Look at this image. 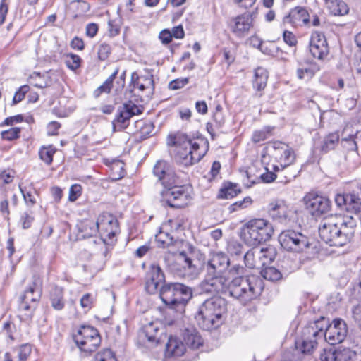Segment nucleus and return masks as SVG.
<instances>
[{
	"mask_svg": "<svg viewBox=\"0 0 361 361\" xmlns=\"http://www.w3.org/2000/svg\"><path fill=\"white\" fill-rule=\"evenodd\" d=\"M63 289L59 286H54L50 292V301L52 307L56 310H61L65 306L63 298Z\"/></svg>",
	"mask_w": 361,
	"mask_h": 361,
	"instance_id": "nucleus-26",
	"label": "nucleus"
},
{
	"mask_svg": "<svg viewBox=\"0 0 361 361\" xmlns=\"http://www.w3.org/2000/svg\"><path fill=\"white\" fill-rule=\"evenodd\" d=\"M259 260L261 262V267L271 263L276 256V250L274 247L269 245L265 247L259 248Z\"/></svg>",
	"mask_w": 361,
	"mask_h": 361,
	"instance_id": "nucleus-30",
	"label": "nucleus"
},
{
	"mask_svg": "<svg viewBox=\"0 0 361 361\" xmlns=\"http://www.w3.org/2000/svg\"><path fill=\"white\" fill-rule=\"evenodd\" d=\"M179 260L184 261V262L185 263V266H187L188 269H191L192 272H198L200 269L197 267L196 264H193L192 260L187 256L185 252H180Z\"/></svg>",
	"mask_w": 361,
	"mask_h": 361,
	"instance_id": "nucleus-53",
	"label": "nucleus"
},
{
	"mask_svg": "<svg viewBox=\"0 0 361 361\" xmlns=\"http://www.w3.org/2000/svg\"><path fill=\"white\" fill-rule=\"evenodd\" d=\"M347 334V324L341 319H335L331 324L323 317L317 319V338H345Z\"/></svg>",
	"mask_w": 361,
	"mask_h": 361,
	"instance_id": "nucleus-7",
	"label": "nucleus"
},
{
	"mask_svg": "<svg viewBox=\"0 0 361 361\" xmlns=\"http://www.w3.org/2000/svg\"><path fill=\"white\" fill-rule=\"evenodd\" d=\"M204 292L211 293H228V295L238 300L243 305H247L260 296L264 290L262 279L256 275L238 276L231 281L221 274L207 273L202 283Z\"/></svg>",
	"mask_w": 361,
	"mask_h": 361,
	"instance_id": "nucleus-1",
	"label": "nucleus"
},
{
	"mask_svg": "<svg viewBox=\"0 0 361 361\" xmlns=\"http://www.w3.org/2000/svg\"><path fill=\"white\" fill-rule=\"evenodd\" d=\"M317 59L321 62L327 63L332 59L329 52V47L326 37L317 32Z\"/></svg>",
	"mask_w": 361,
	"mask_h": 361,
	"instance_id": "nucleus-21",
	"label": "nucleus"
},
{
	"mask_svg": "<svg viewBox=\"0 0 361 361\" xmlns=\"http://www.w3.org/2000/svg\"><path fill=\"white\" fill-rule=\"evenodd\" d=\"M111 53V47L106 44L102 43L99 45L97 54L100 61H105Z\"/></svg>",
	"mask_w": 361,
	"mask_h": 361,
	"instance_id": "nucleus-54",
	"label": "nucleus"
},
{
	"mask_svg": "<svg viewBox=\"0 0 361 361\" xmlns=\"http://www.w3.org/2000/svg\"><path fill=\"white\" fill-rule=\"evenodd\" d=\"M297 74H298V77L300 79L309 80L314 76V73L313 70L310 69V68H305V69L299 68L297 71Z\"/></svg>",
	"mask_w": 361,
	"mask_h": 361,
	"instance_id": "nucleus-63",
	"label": "nucleus"
},
{
	"mask_svg": "<svg viewBox=\"0 0 361 361\" xmlns=\"http://www.w3.org/2000/svg\"><path fill=\"white\" fill-rule=\"evenodd\" d=\"M102 225H99V217L96 222L92 220L83 221L79 226V231L82 233L83 238H90L95 235L100 230Z\"/></svg>",
	"mask_w": 361,
	"mask_h": 361,
	"instance_id": "nucleus-25",
	"label": "nucleus"
},
{
	"mask_svg": "<svg viewBox=\"0 0 361 361\" xmlns=\"http://www.w3.org/2000/svg\"><path fill=\"white\" fill-rule=\"evenodd\" d=\"M161 202L172 208H182L188 204L190 195L185 185H178L163 189L161 192Z\"/></svg>",
	"mask_w": 361,
	"mask_h": 361,
	"instance_id": "nucleus-8",
	"label": "nucleus"
},
{
	"mask_svg": "<svg viewBox=\"0 0 361 361\" xmlns=\"http://www.w3.org/2000/svg\"><path fill=\"white\" fill-rule=\"evenodd\" d=\"M258 255L259 247L249 250L243 257L245 266L250 269L261 268V262Z\"/></svg>",
	"mask_w": 361,
	"mask_h": 361,
	"instance_id": "nucleus-27",
	"label": "nucleus"
},
{
	"mask_svg": "<svg viewBox=\"0 0 361 361\" xmlns=\"http://www.w3.org/2000/svg\"><path fill=\"white\" fill-rule=\"evenodd\" d=\"M32 351L31 345L28 343L21 345L18 349V357L20 361H25Z\"/></svg>",
	"mask_w": 361,
	"mask_h": 361,
	"instance_id": "nucleus-55",
	"label": "nucleus"
},
{
	"mask_svg": "<svg viewBox=\"0 0 361 361\" xmlns=\"http://www.w3.org/2000/svg\"><path fill=\"white\" fill-rule=\"evenodd\" d=\"M339 140V135L336 133L328 135L324 139L322 144L320 147V150L322 153H327L332 150L337 145Z\"/></svg>",
	"mask_w": 361,
	"mask_h": 361,
	"instance_id": "nucleus-35",
	"label": "nucleus"
},
{
	"mask_svg": "<svg viewBox=\"0 0 361 361\" xmlns=\"http://www.w3.org/2000/svg\"><path fill=\"white\" fill-rule=\"evenodd\" d=\"M129 87H133V89L138 88L141 92H143L147 89H150L151 91H153L154 89V80L152 76L149 77L145 75L140 77L137 72H133L131 74V80Z\"/></svg>",
	"mask_w": 361,
	"mask_h": 361,
	"instance_id": "nucleus-20",
	"label": "nucleus"
},
{
	"mask_svg": "<svg viewBox=\"0 0 361 361\" xmlns=\"http://www.w3.org/2000/svg\"><path fill=\"white\" fill-rule=\"evenodd\" d=\"M153 174L163 186V189H167L178 185V178L175 171L163 160L157 161L153 168Z\"/></svg>",
	"mask_w": 361,
	"mask_h": 361,
	"instance_id": "nucleus-11",
	"label": "nucleus"
},
{
	"mask_svg": "<svg viewBox=\"0 0 361 361\" xmlns=\"http://www.w3.org/2000/svg\"><path fill=\"white\" fill-rule=\"evenodd\" d=\"M320 361H336V348L331 346L329 349H324L320 354Z\"/></svg>",
	"mask_w": 361,
	"mask_h": 361,
	"instance_id": "nucleus-50",
	"label": "nucleus"
},
{
	"mask_svg": "<svg viewBox=\"0 0 361 361\" xmlns=\"http://www.w3.org/2000/svg\"><path fill=\"white\" fill-rule=\"evenodd\" d=\"M274 127L265 126L263 128L256 130L253 133L252 140L255 143H258L269 139L272 135Z\"/></svg>",
	"mask_w": 361,
	"mask_h": 361,
	"instance_id": "nucleus-38",
	"label": "nucleus"
},
{
	"mask_svg": "<svg viewBox=\"0 0 361 361\" xmlns=\"http://www.w3.org/2000/svg\"><path fill=\"white\" fill-rule=\"evenodd\" d=\"M269 214L274 219L286 224L288 220V207L281 200L271 202L269 204Z\"/></svg>",
	"mask_w": 361,
	"mask_h": 361,
	"instance_id": "nucleus-17",
	"label": "nucleus"
},
{
	"mask_svg": "<svg viewBox=\"0 0 361 361\" xmlns=\"http://www.w3.org/2000/svg\"><path fill=\"white\" fill-rule=\"evenodd\" d=\"M285 19L294 26H297L307 24L309 22V14L305 8L296 7L290 12L288 16H286Z\"/></svg>",
	"mask_w": 361,
	"mask_h": 361,
	"instance_id": "nucleus-22",
	"label": "nucleus"
},
{
	"mask_svg": "<svg viewBox=\"0 0 361 361\" xmlns=\"http://www.w3.org/2000/svg\"><path fill=\"white\" fill-rule=\"evenodd\" d=\"M227 312V301L221 296H213L205 300L198 307L195 318L200 328L212 331L224 322Z\"/></svg>",
	"mask_w": 361,
	"mask_h": 361,
	"instance_id": "nucleus-3",
	"label": "nucleus"
},
{
	"mask_svg": "<svg viewBox=\"0 0 361 361\" xmlns=\"http://www.w3.org/2000/svg\"><path fill=\"white\" fill-rule=\"evenodd\" d=\"M305 209L312 216L316 213V191L311 190L307 193L302 200Z\"/></svg>",
	"mask_w": 361,
	"mask_h": 361,
	"instance_id": "nucleus-34",
	"label": "nucleus"
},
{
	"mask_svg": "<svg viewBox=\"0 0 361 361\" xmlns=\"http://www.w3.org/2000/svg\"><path fill=\"white\" fill-rule=\"evenodd\" d=\"M102 225L99 231L102 240L105 244L112 242L118 230V221L107 213L99 216V225Z\"/></svg>",
	"mask_w": 361,
	"mask_h": 361,
	"instance_id": "nucleus-15",
	"label": "nucleus"
},
{
	"mask_svg": "<svg viewBox=\"0 0 361 361\" xmlns=\"http://www.w3.org/2000/svg\"><path fill=\"white\" fill-rule=\"evenodd\" d=\"M156 240L162 247H168L173 244V238L171 234L160 231L156 235Z\"/></svg>",
	"mask_w": 361,
	"mask_h": 361,
	"instance_id": "nucleus-44",
	"label": "nucleus"
},
{
	"mask_svg": "<svg viewBox=\"0 0 361 361\" xmlns=\"http://www.w3.org/2000/svg\"><path fill=\"white\" fill-rule=\"evenodd\" d=\"M262 276L270 281H277L282 278V274L274 267H267L261 271Z\"/></svg>",
	"mask_w": 361,
	"mask_h": 361,
	"instance_id": "nucleus-39",
	"label": "nucleus"
},
{
	"mask_svg": "<svg viewBox=\"0 0 361 361\" xmlns=\"http://www.w3.org/2000/svg\"><path fill=\"white\" fill-rule=\"evenodd\" d=\"M165 282V276L161 267L155 264H151L146 273L145 290L149 294L160 293V288Z\"/></svg>",
	"mask_w": 361,
	"mask_h": 361,
	"instance_id": "nucleus-12",
	"label": "nucleus"
},
{
	"mask_svg": "<svg viewBox=\"0 0 361 361\" xmlns=\"http://www.w3.org/2000/svg\"><path fill=\"white\" fill-rule=\"evenodd\" d=\"M81 59L78 55L68 54L65 56V63L72 71L76 70L80 66Z\"/></svg>",
	"mask_w": 361,
	"mask_h": 361,
	"instance_id": "nucleus-43",
	"label": "nucleus"
},
{
	"mask_svg": "<svg viewBox=\"0 0 361 361\" xmlns=\"http://www.w3.org/2000/svg\"><path fill=\"white\" fill-rule=\"evenodd\" d=\"M19 188L26 205L30 207H33L36 203V200L32 191L27 190L26 187H23L21 184L19 185Z\"/></svg>",
	"mask_w": 361,
	"mask_h": 361,
	"instance_id": "nucleus-45",
	"label": "nucleus"
},
{
	"mask_svg": "<svg viewBox=\"0 0 361 361\" xmlns=\"http://www.w3.org/2000/svg\"><path fill=\"white\" fill-rule=\"evenodd\" d=\"M189 82L188 78H177L169 84L170 90H176L185 86Z\"/></svg>",
	"mask_w": 361,
	"mask_h": 361,
	"instance_id": "nucleus-56",
	"label": "nucleus"
},
{
	"mask_svg": "<svg viewBox=\"0 0 361 361\" xmlns=\"http://www.w3.org/2000/svg\"><path fill=\"white\" fill-rule=\"evenodd\" d=\"M253 13L245 12L233 18L230 23L231 32L235 36L243 38L253 27Z\"/></svg>",
	"mask_w": 361,
	"mask_h": 361,
	"instance_id": "nucleus-13",
	"label": "nucleus"
},
{
	"mask_svg": "<svg viewBox=\"0 0 361 361\" xmlns=\"http://www.w3.org/2000/svg\"><path fill=\"white\" fill-rule=\"evenodd\" d=\"M92 361H117L115 353L110 349L98 353Z\"/></svg>",
	"mask_w": 361,
	"mask_h": 361,
	"instance_id": "nucleus-42",
	"label": "nucleus"
},
{
	"mask_svg": "<svg viewBox=\"0 0 361 361\" xmlns=\"http://www.w3.org/2000/svg\"><path fill=\"white\" fill-rule=\"evenodd\" d=\"M230 265L228 256L222 252H214L208 261L202 265V269L211 274H221Z\"/></svg>",
	"mask_w": 361,
	"mask_h": 361,
	"instance_id": "nucleus-14",
	"label": "nucleus"
},
{
	"mask_svg": "<svg viewBox=\"0 0 361 361\" xmlns=\"http://www.w3.org/2000/svg\"><path fill=\"white\" fill-rule=\"evenodd\" d=\"M353 318L361 330V303L352 309Z\"/></svg>",
	"mask_w": 361,
	"mask_h": 361,
	"instance_id": "nucleus-61",
	"label": "nucleus"
},
{
	"mask_svg": "<svg viewBox=\"0 0 361 361\" xmlns=\"http://www.w3.org/2000/svg\"><path fill=\"white\" fill-rule=\"evenodd\" d=\"M160 298L169 307L183 312L192 297L190 287L180 283H166L160 288Z\"/></svg>",
	"mask_w": 361,
	"mask_h": 361,
	"instance_id": "nucleus-5",
	"label": "nucleus"
},
{
	"mask_svg": "<svg viewBox=\"0 0 361 361\" xmlns=\"http://www.w3.org/2000/svg\"><path fill=\"white\" fill-rule=\"evenodd\" d=\"M75 345L86 355L95 351L101 344V340H74Z\"/></svg>",
	"mask_w": 361,
	"mask_h": 361,
	"instance_id": "nucleus-31",
	"label": "nucleus"
},
{
	"mask_svg": "<svg viewBox=\"0 0 361 361\" xmlns=\"http://www.w3.org/2000/svg\"><path fill=\"white\" fill-rule=\"evenodd\" d=\"M119 68H116L114 73L94 92V96L97 98L102 93H109L113 87V82L118 75Z\"/></svg>",
	"mask_w": 361,
	"mask_h": 361,
	"instance_id": "nucleus-32",
	"label": "nucleus"
},
{
	"mask_svg": "<svg viewBox=\"0 0 361 361\" xmlns=\"http://www.w3.org/2000/svg\"><path fill=\"white\" fill-rule=\"evenodd\" d=\"M73 338L82 336L83 338H96L99 337L100 335L96 328L90 325L82 324L76 330H73Z\"/></svg>",
	"mask_w": 361,
	"mask_h": 361,
	"instance_id": "nucleus-29",
	"label": "nucleus"
},
{
	"mask_svg": "<svg viewBox=\"0 0 361 361\" xmlns=\"http://www.w3.org/2000/svg\"><path fill=\"white\" fill-rule=\"evenodd\" d=\"M240 192V190L238 188V185L236 184L228 183L220 189L217 197L219 199H231L237 196Z\"/></svg>",
	"mask_w": 361,
	"mask_h": 361,
	"instance_id": "nucleus-33",
	"label": "nucleus"
},
{
	"mask_svg": "<svg viewBox=\"0 0 361 361\" xmlns=\"http://www.w3.org/2000/svg\"><path fill=\"white\" fill-rule=\"evenodd\" d=\"M82 193V187L79 184H74L70 188L68 199L71 202L75 201Z\"/></svg>",
	"mask_w": 361,
	"mask_h": 361,
	"instance_id": "nucleus-57",
	"label": "nucleus"
},
{
	"mask_svg": "<svg viewBox=\"0 0 361 361\" xmlns=\"http://www.w3.org/2000/svg\"><path fill=\"white\" fill-rule=\"evenodd\" d=\"M252 203V199L250 197H245L243 200L237 201L235 203L232 204L229 207V209L231 212H235L240 209H243L247 207Z\"/></svg>",
	"mask_w": 361,
	"mask_h": 361,
	"instance_id": "nucleus-49",
	"label": "nucleus"
},
{
	"mask_svg": "<svg viewBox=\"0 0 361 361\" xmlns=\"http://www.w3.org/2000/svg\"><path fill=\"white\" fill-rule=\"evenodd\" d=\"M201 340H168L165 357H178L190 350H196L203 345Z\"/></svg>",
	"mask_w": 361,
	"mask_h": 361,
	"instance_id": "nucleus-10",
	"label": "nucleus"
},
{
	"mask_svg": "<svg viewBox=\"0 0 361 361\" xmlns=\"http://www.w3.org/2000/svg\"><path fill=\"white\" fill-rule=\"evenodd\" d=\"M30 90V87L28 85H23L21 86L17 92H16L13 98V104H16L18 102H21L24 97L25 94Z\"/></svg>",
	"mask_w": 361,
	"mask_h": 361,
	"instance_id": "nucleus-52",
	"label": "nucleus"
},
{
	"mask_svg": "<svg viewBox=\"0 0 361 361\" xmlns=\"http://www.w3.org/2000/svg\"><path fill=\"white\" fill-rule=\"evenodd\" d=\"M40 298V292L35 290V284L33 283L21 295L20 307L25 310H29L34 307L35 303Z\"/></svg>",
	"mask_w": 361,
	"mask_h": 361,
	"instance_id": "nucleus-18",
	"label": "nucleus"
},
{
	"mask_svg": "<svg viewBox=\"0 0 361 361\" xmlns=\"http://www.w3.org/2000/svg\"><path fill=\"white\" fill-rule=\"evenodd\" d=\"M56 149L52 147V146L49 147H43L39 149V155L40 159L44 161L47 164L49 165L51 164L53 161V155L55 153Z\"/></svg>",
	"mask_w": 361,
	"mask_h": 361,
	"instance_id": "nucleus-41",
	"label": "nucleus"
},
{
	"mask_svg": "<svg viewBox=\"0 0 361 361\" xmlns=\"http://www.w3.org/2000/svg\"><path fill=\"white\" fill-rule=\"evenodd\" d=\"M318 223L317 231L321 240L331 247H343L350 243L357 226L356 219L348 215L341 222L331 214L325 215Z\"/></svg>",
	"mask_w": 361,
	"mask_h": 361,
	"instance_id": "nucleus-2",
	"label": "nucleus"
},
{
	"mask_svg": "<svg viewBox=\"0 0 361 361\" xmlns=\"http://www.w3.org/2000/svg\"><path fill=\"white\" fill-rule=\"evenodd\" d=\"M21 129L18 127L11 128L1 132V138L5 140L11 141L20 137Z\"/></svg>",
	"mask_w": 361,
	"mask_h": 361,
	"instance_id": "nucleus-46",
	"label": "nucleus"
},
{
	"mask_svg": "<svg viewBox=\"0 0 361 361\" xmlns=\"http://www.w3.org/2000/svg\"><path fill=\"white\" fill-rule=\"evenodd\" d=\"M331 207V202L329 198L317 195V222L326 214Z\"/></svg>",
	"mask_w": 361,
	"mask_h": 361,
	"instance_id": "nucleus-37",
	"label": "nucleus"
},
{
	"mask_svg": "<svg viewBox=\"0 0 361 361\" xmlns=\"http://www.w3.org/2000/svg\"><path fill=\"white\" fill-rule=\"evenodd\" d=\"M283 38L284 42L290 47L295 46L298 42L295 36L290 31H284Z\"/></svg>",
	"mask_w": 361,
	"mask_h": 361,
	"instance_id": "nucleus-62",
	"label": "nucleus"
},
{
	"mask_svg": "<svg viewBox=\"0 0 361 361\" xmlns=\"http://www.w3.org/2000/svg\"><path fill=\"white\" fill-rule=\"evenodd\" d=\"M228 252L232 256H240L243 254V246L237 242H233L228 245Z\"/></svg>",
	"mask_w": 361,
	"mask_h": 361,
	"instance_id": "nucleus-58",
	"label": "nucleus"
},
{
	"mask_svg": "<svg viewBox=\"0 0 361 361\" xmlns=\"http://www.w3.org/2000/svg\"><path fill=\"white\" fill-rule=\"evenodd\" d=\"M293 351H286L283 355V361H302V356L310 354L313 350L312 340H295Z\"/></svg>",
	"mask_w": 361,
	"mask_h": 361,
	"instance_id": "nucleus-16",
	"label": "nucleus"
},
{
	"mask_svg": "<svg viewBox=\"0 0 361 361\" xmlns=\"http://www.w3.org/2000/svg\"><path fill=\"white\" fill-rule=\"evenodd\" d=\"M273 233V226L267 220L254 219L244 225L241 236L247 245L256 247L270 240Z\"/></svg>",
	"mask_w": 361,
	"mask_h": 361,
	"instance_id": "nucleus-6",
	"label": "nucleus"
},
{
	"mask_svg": "<svg viewBox=\"0 0 361 361\" xmlns=\"http://www.w3.org/2000/svg\"><path fill=\"white\" fill-rule=\"evenodd\" d=\"M121 108L123 109L126 113H128L130 118H132L133 116L139 115L142 113V111L140 109V108L132 102L124 103L123 106H121Z\"/></svg>",
	"mask_w": 361,
	"mask_h": 361,
	"instance_id": "nucleus-48",
	"label": "nucleus"
},
{
	"mask_svg": "<svg viewBox=\"0 0 361 361\" xmlns=\"http://www.w3.org/2000/svg\"><path fill=\"white\" fill-rule=\"evenodd\" d=\"M279 241L285 250L295 252H302L312 245L307 236L293 230L281 232Z\"/></svg>",
	"mask_w": 361,
	"mask_h": 361,
	"instance_id": "nucleus-9",
	"label": "nucleus"
},
{
	"mask_svg": "<svg viewBox=\"0 0 361 361\" xmlns=\"http://www.w3.org/2000/svg\"><path fill=\"white\" fill-rule=\"evenodd\" d=\"M34 220L33 216L31 213L24 212L21 215L20 221L22 223V226L24 229H27L31 226V224Z\"/></svg>",
	"mask_w": 361,
	"mask_h": 361,
	"instance_id": "nucleus-60",
	"label": "nucleus"
},
{
	"mask_svg": "<svg viewBox=\"0 0 361 361\" xmlns=\"http://www.w3.org/2000/svg\"><path fill=\"white\" fill-rule=\"evenodd\" d=\"M213 119L215 123L216 127L220 128L225 123V118L222 112V108L218 105L216 108V111L213 115Z\"/></svg>",
	"mask_w": 361,
	"mask_h": 361,
	"instance_id": "nucleus-51",
	"label": "nucleus"
},
{
	"mask_svg": "<svg viewBox=\"0 0 361 361\" xmlns=\"http://www.w3.org/2000/svg\"><path fill=\"white\" fill-rule=\"evenodd\" d=\"M265 169L267 172L262 173L260 176V178L264 183H269L273 182L276 178L277 176L270 170L269 166H265Z\"/></svg>",
	"mask_w": 361,
	"mask_h": 361,
	"instance_id": "nucleus-59",
	"label": "nucleus"
},
{
	"mask_svg": "<svg viewBox=\"0 0 361 361\" xmlns=\"http://www.w3.org/2000/svg\"><path fill=\"white\" fill-rule=\"evenodd\" d=\"M181 336L183 338H200L201 337L196 328L190 324L181 329Z\"/></svg>",
	"mask_w": 361,
	"mask_h": 361,
	"instance_id": "nucleus-47",
	"label": "nucleus"
},
{
	"mask_svg": "<svg viewBox=\"0 0 361 361\" xmlns=\"http://www.w3.org/2000/svg\"><path fill=\"white\" fill-rule=\"evenodd\" d=\"M171 144L175 146L173 158L181 166H189L199 162L207 152L200 149V143L192 141L185 135L171 137Z\"/></svg>",
	"mask_w": 361,
	"mask_h": 361,
	"instance_id": "nucleus-4",
	"label": "nucleus"
},
{
	"mask_svg": "<svg viewBox=\"0 0 361 361\" xmlns=\"http://www.w3.org/2000/svg\"><path fill=\"white\" fill-rule=\"evenodd\" d=\"M361 194L348 193L345 195H338L335 198V202L339 207H345L348 212H353L359 200H360Z\"/></svg>",
	"mask_w": 361,
	"mask_h": 361,
	"instance_id": "nucleus-19",
	"label": "nucleus"
},
{
	"mask_svg": "<svg viewBox=\"0 0 361 361\" xmlns=\"http://www.w3.org/2000/svg\"><path fill=\"white\" fill-rule=\"evenodd\" d=\"M93 301V296L90 293H86L80 299V305L83 308L90 309Z\"/></svg>",
	"mask_w": 361,
	"mask_h": 361,
	"instance_id": "nucleus-64",
	"label": "nucleus"
},
{
	"mask_svg": "<svg viewBox=\"0 0 361 361\" xmlns=\"http://www.w3.org/2000/svg\"><path fill=\"white\" fill-rule=\"evenodd\" d=\"M268 72L262 67H258L255 70V78L253 87L257 91H261L267 86Z\"/></svg>",
	"mask_w": 361,
	"mask_h": 361,
	"instance_id": "nucleus-28",
	"label": "nucleus"
},
{
	"mask_svg": "<svg viewBox=\"0 0 361 361\" xmlns=\"http://www.w3.org/2000/svg\"><path fill=\"white\" fill-rule=\"evenodd\" d=\"M295 158V156L293 150L286 146L279 154L276 160L280 161L281 167H287L294 161Z\"/></svg>",
	"mask_w": 361,
	"mask_h": 361,
	"instance_id": "nucleus-36",
	"label": "nucleus"
},
{
	"mask_svg": "<svg viewBox=\"0 0 361 361\" xmlns=\"http://www.w3.org/2000/svg\"><path fill=\"white\" fill-rule=\"evenodd\" d=\"M130 114L126 113L121 106L118 109L116 118L112 121L114 132L123 130L129 126Z\"/></svg>",
	"mask_w": 361,
	"mask_h": 361,
	"instance_id": "nucleus-24",
	"label": "nucleus"
},
{
	"mask_svg": "<svg viewBox=\"0 0 361 361\" xmlns=\"http://www.w3.org/2000/svg\"><path fill=\"white\" fill-rule=\"evenodd\" d=\"M355 356V352L349 348L341 346L336 348V361H350Z\"/></svg>",
	"mask_w": 361,
	"mask_h": 361,
	"instance_id": "nucleus-40",
	"label": "nucleus"
},
{
	"mask_svg": "<svg viewBox=\"0 0 361 361\" xmlns=\"http://www.w3.org/2000/svg\"><path fill=\"white\" fill-rule=\"evenodd\" d=\"M327 9L334 16H344L349 11L348 5L342 0H323Z\"/></svg>",
	"mask_w": 361,
	"mask_h": 361,
	"instance_id": "nucleus-23",
	"label": "nucleus"
}]
</instances>
